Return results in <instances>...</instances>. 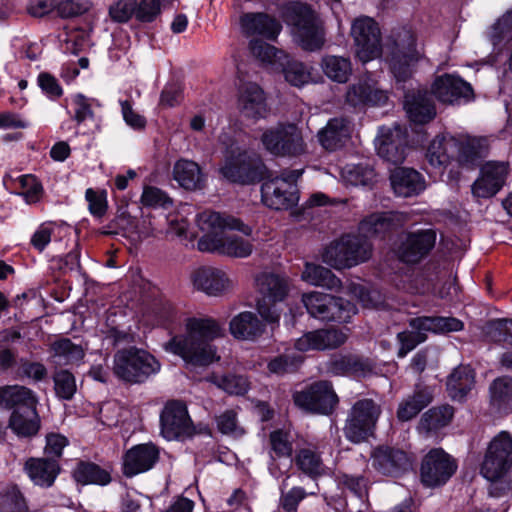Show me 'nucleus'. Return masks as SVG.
I'll use <instances>...</instances> for the list:
<instances>
[{
  "mask_svg": "<svg viewBox=\"0 0 512 512\" xmlns=\"http://www.w3.org/2000/svg\"><path fill=\"white\" fill-rule=\"evenodd\" d=\"M433 399L428 387L417 386L414 392L403 399L397 409L399 421L406 422L416 417L419 412L428 406Z\"/></svg>",
  "mask_w": 512,
  "mask_h": 512,
  "instance_id": "37",
  "label": "nucleus"
},
{
  "mask_svg": "<svg viewBox=\"0 0 512 512\" xmlns=\"http://www.w3.org/2000/svg\"><path fill=\"white\" fill-rule=\"evenodd\" d=\"M407 131L395 124L393 127L379 129L376 149L378 155L394 165L403 163L406 157Z\"/></svg>",
  "mask_w": 512,
  "mask_h": 512,
  "instance_id": "20",
  "label": "nucleus"
},
{
  "mask_svg": "<svg viewBox=\"0 0 512 512\" xmlns=\"http://www.w3.org/2000/svg\"><path fill=\"white\" fill-rule=\"evenodd\" d=\"M161 435L171 441L192 437L196 432L185 404L178 400L166 403L160 414Z\"/></svg>",
  "mask_w": 512,
  "mask_h": 512,
  "instance_id": "17",
  "label": "nucleus"
},
{
  "mask_svg": "<svg viewBox=\"0 0 512 512\" xmlns=\"http://www.w3.org/2000/svg\"><path fill=\"white\" fill-rule=\"evenodd\" d=\"M295 404L311 413L328 415L338 404V396L328 381H318L293 395Z\"/></svg>",
  "mask_w": 512,
  "mask_h": 512,
  "instance_id": "16",
  "label": "nucleus"
},
{
  "mask_svg": "<svg viewBox=\"0 0 512 512\" xmlns=\"http://www.w3.org/2000/svg\"><path fill=\"white\" fill-rule=\"evenodd\" d=\"M362 364L354 357L340 356L334 358L329 365L332 373L340 374H356L362 371Z\"/></svg>",
  "mask_w": 512,
  "mask_h": 512,
  "instance_id": "63",
  "label": "nucleus"
},
{
  "mask_svg": "<svg viewBox=\"0 0 512 512\" xmlns=\"http://www.w3.org/2000/svg\"><path fill=\"white\" fill-rule=\"evenodd\" d=\"M50 351L55 363L58 365L77 364L84 357V350L82 346L73 343L67 338H63L52 343Z\"/></svg>",
  "mask_w": 512,
  "mask_h": 512,
  "instance_id": "46",
  "label": "nucleus"
},
{
  "mask_svg": "<svg viewBox=\"0 0 512 512\" xmlns=\"http://www.w3.org/2000/svg\"><path fill=\"white\" fill-rule=\"evenodd\" d=\"M512 466V435L501 431L489 443L481 464V475L490 482L489 494L501 497L512 489L508 471Z\"/></svg>",
  "mask_w": 512,
  "mask_h": 512,
  "instance_id": "3",
  "label": "nucleus"
},
{
  "mask_svg": "<svg viewBox=\"0 0 512 512\" xmlns=\"http://www.w3.org/2000/svg\"><path fill=\"white\" fill-rule=\"evenodd\" d=\"M282 68L286 81L293 86H303L311 79L310 69L301 62L286 59Z\"/></svg>",
  "mask_w": 512,
  "mask_h": 512,
  "instance_id": "56",
  "label": "nucleus"
},
{
  "mask_svg": "<svg viewBox=\"0 0 512 512\" xmlns=\"http://www.w3.org/2000/svg\"><path fill=\"white\" fill-rule=\"evenodd\" d=\"M22 189L19 195L23 196L29 204L36 203L40 200L43 187L37 178L31 174H25L15 179Z\"/></svg>",
  "mask_w": 512,
  "mask_h": 512,
  "instance_id": "58",
  "label": "nucleus"
},
{
  "mask_svg": "<svg viewBox=\"0 0 512 512\" xmlns=\"http://www.w3.org/2000/svg\"><path fill=\"white\" fill-rule=\"evenodd\" d=\"M238 108L245 118L255 121L265 118L268 107L262 88L255 83L243 85L238 97Z\"/></svg>",
  "mask_w": 512,
  "mask_h": 512,
  "instance_id": "29",
  "label": "nucleus"
},
{
  "mask_svg": "<svg viewBox=\"0 0 512 512\" xmlns=\"http://www.w3.org/2000/svg\"><path fill=\"white\" fill-rule=\"evenodd\" d=\"M250 50L253 56L263 64L273 67L284 66L285 60L287 59V55L282 50H278L274 46L263 42L262 40L251 41Z\"/></svg>",
  "mask_w": 512,
  "mask_h": 512,
  "instance_id": "49",
  "label": "nucleus"
},
{
  "mask_svg": "<svg viewBox=\"0 0 512 512\" xmlns=\"http://www.w3.org/2000/svg\"><path fill=\"white\" fill-rule=\"evenodd\" d=\"M320 65L325 76L336 83H346L352 75L351 61L343 56L326 55Z\"/></svg>",
  "mask_w": 512,
  "mask_h": 512,
  "instance_id": "44",
  "label": "nucleus"
},
{
  "mask_svg": "<svg viewBox=\"0 0 512 512\" xmlns=\"http://www.w3.org/2000/svg\"><path fill=\"white\" fill-rule=\"evenodd\" d=\"M392 218L387 213H373L363 219L359 225V230L363 238L376 236L391 229Z\"/></svg>",
  "mask_w": 512,
  "mask_h": 512,
  "instance_id": "53",
  "label": "nucleus"
},
{
  "mask_svg": "<svg viewBox=\"0 0 512 512\" xmlns=\"http://www.w3.org/2000/svg\"><path fill=\"white\" fill-rule=\"evenodd\" d=\"M302 303L312 317L323 321L348 322L357 312L350 301L317 291L303 294Z\"/></svg>",
  "mask_w": 512,
  "mask_h": 512,
  "instance_id": "10",
  "label": "nucleus"
},
{
  "mask_svg": "<svg viewBox=\"0 0 512 512\" xmlns=\"http://www.w3.org/2000/svg\"><path fill=\"white\" fill-rule=\"evenodd\" d=\"M160 458V449L153 443L131 447L123 456V472L127 477L151 470Z\"/></svg>",
  "mask_w": 512,
  "mask_h": 512,
  "instance_id": "23",
  "label": "nucleus"
},
{
  "mask_svg": "<svg viewBox=\"0 0 512 512\" xmlns=\"http://www.w3.org/2000/svg\"><path fill=\"white\" fill-rule=\"evenodd\" d=\"M161 369L148 351L136 347L118 350L113 357V374L129 384H142Z\"/></svg>",
  "mask_w": 512,
  "mask_h": 512,
  "instance_id": "5",
  "label": "nucleus"
},
{
  "mask_svg": "<svg viewBox=\"0 0 512 512\" xmlns=\"http://www.w3.org/2000/svg\"><path fill=\"white\" fill-rule=\"evenodd\" d=\"M73 475L82 484L107 485L111 481L110 474L94 463H79Z\"/></svg>",
  "mask_w": 512,
  "mask_h": 512,
  "instance_id": "50",
  "label": "nucleus"
},
{
  "mask_svg": "<svg viewBox=\"0 0 512 512\" xmlns=\"http://www.w3.org/2000/svg\"><path fill=\"white\" fill-rule=\"evenodd\" d=\"M136 0H118L109 8V16L114 22L125 23L135 15Z\"/></svg>",
  "mask_w": 512,
  "mask_h": 512,
  "instance_id": "60",
  "label": "nucleus"
},
{
  "mask_svg": "<svg viewBox=\"0 0 512 512\" xmlns=\"http://www.w3.org/2000/svg\"><path fill=\"white\" fill-rule=\"evenodd\" d=\"M431 94L440 102L445 104H454L459 100L466 101L473 98V89L471 85L461 78L444 74L435 79L431 87Z\"/></svg>",
  "mask_w": 512,
  "mask_h": 512,
  "instance_id": "24",
  "label": "nucleus"
},
{
  "mask_svg": "<svg viewBox=\"0 0 512 512\" xmlns=\"http://www.w3.org/2000/svg\"><path fill=\"white\" fill-rule=\"evenodd\" d=\"M260 141L264 149L274 156H299L306 145L299 128L294 124H279L266 129Z\"/></svg>",
  "mask_w": 512,
  "mask_h": 512,
  "instance_id": "11",
  "label": "nucleus"
},
{
  "mask_svg": "<svg viewBox=\"0 0 512 512\" xmlns=\"http://www.w3.org/2000/svg\"><path fill=\"white\" fill-rule=\"evenodd\" d=\"M491 402L502 407L512 402V378L499 377L490 385Z\"/></svg>",
  "mask_w": 512,
  "mask_h": 512,
  "instance_id": "55",
  "label": "nucleus"
},
{
  "mask_svg": "<svg viewBox=\"0 0 512 512\" xmlns=\"http://www.w3.org/2000/svg\"><path fill=\"white\" fill-rule=\"evenodd\" d=\"M295 42L306 51H317L325 44V30L318 15L305 3L292 1L282 10Z\"/></svg>",
  "mask_w": 512,
  "mask_h": 512,
  "instance_id": "4",
  "label": "nucleus"
},
{
  "mask_svg": "<svg viewBox=\"0 0 512 512\" xmlns=\"http://www.w3.org/2000/svg\"><path fill=\"white\" fill-rule=\"evenodd\" d=\"M351 35L356 47V56L362 63L381 56L380 29L372 18H357L352 24Z\"/></svg>",
  "mask_w": 512,
  "mask_h": 512,
  "instance_id": "15",
  "label": "nucleus"
},
{
  "mask_svg": "<svg viewBox=\"0 0 512 512\" xmlns=\"http://www.w3.org/2000/svg\"><path fill=\"white\" fill-rule=\"evenodd\" d=\"M92 3L89 0H63L57 1V11L61 17L70 18L82 15L90 10Z\"/></svg>",
  "mask_w": 512,
  "mask_h": 512,
  "instance_id": "62",
  "label": "nucleus"
},
{
  "mask_svg": "<svg viewBox=\"0 0 512 512\" xmlns=\"http://www.w3.org/2000/svg\"><path fill=\"white\" fill-rule=\"evenodd\" d=\"M412 323L413 318L409 320V326L412 329L411 331H403L397 335V338L400 342V348L398 351L399 357H405L417 345L425 342L427 339V330L419 329L413 326Z\"/></svg>",
  "mask_w": 512,
  "mask_h": 512,
  "instance_id": "54",
  "label": "nucleus"
},
{
  "mask_svg": "<svg viewBox=\"0 0 512 512\" xmlns=\"http://www.w3.org/2000/svg\"><path fill=\"white\" fill-rule=\"evenodd\" d=\"M351 135V122L345 117H336L318 133L321 145L330 151L342 147Z\"/></svg>",
  "mask_w": 512,
  "mask_h": 512,
  "instance_id": "31",
  "label": "nucleus"
},
{
  "mask_svg": "<svg viewBox=\"0 0 512 512\" xmlns=\"http://www.w3.org/2000/svg\"><path fill=\"white\" fill-rule=\"evenodd\" d=\"M489 142L486 137L465 136L456 138L455 159L461 167L475 169L487 156Z\"/></svg>",
  "mask_w": 512,
  "mask_h": 512,
  "instance_id": "25",
  "label": "nucleus"
},
{
  "mask_svg": "<svg viewBox=\"0 0 512 512\" xmlns=\"http://www.w3.org/2000/svg\"><path fill=\"white\" fill-rule=\"evenodd\" d=\"M457 468V461L442 448L431 449L421 463V482L429 488L442 486L455 474Z\"/></svg>",
  "mask_w": 512,
  "mask_h": 512,
  "instance_id": "14",
  "label": "nucleus"
},
{
  "mask_svg": "<svg viewBox=\"0 0 512 512\" xmlns=\"http://www.w3.org/2000/svg\"><path fill=\"white\" fill-rule=\"evenodd\" d=\"M412 325L435 334L458 332L464 328V323L460 319L442 316L415 317Z\"/></svg>",
  "mask_w": 512,
  "mask_h": 512,
  "instance_id": "43",
  "label": "nucleus"
},
{
  "mask_svg": "<svg viewBox=\"0 0 512 512\" xmlns=\"http://www.w3.org/2000/svg\"><path fill=\"white\" fill-rule=\"evenodd\" d=\"M456 138L453 136L435 137L426 153V158L433 167H445L455 158Z\"/></svg>",
  "mask_w": 512,
  "mask_h": 512,
  "instance_id": "40",
  "label": "nucleus"
},
{
  "mask_svg": "<svg viewBox=\"0 0 512 512\" xmlns=\"http://www.w3.org/2000/svg\"><path fill=\"white\" fill-rule=\"evenodd\" d=\"M134 219L125 211L119 213L103 231L104 234L134 233Z\"/></svg>",
  "mask_w": 512,
  "mask_h": 512,
  "instance_id": "64",
  "label": "nucleus"
},
{
  "mask_svg": "<svg viewBox=\"0 0 512 512\" xmlns=\"http://www.w3.org/2000/svg\"><path fill=\"white\" fill-rule=\"evenodd\" d=\"M173 177L181 187L187 190L200 189L204 183L199 165L187 159H180L174 164Z\"/></svg>",
  "mask_w": 512,
  "mask_h": 512,
  "instance_id": "41",
  "label": "nucleus"
},
{
  "mask_svg": "<svg viewBox=\"0 0 512 512\" xmlns=\"http://www.w3.org/2000/svg\"><path fill=\"white\" fill-rule=\"evenodd\" d=\"M141 202L144 206L168 208L172 205L171 198L157 187L147 186L144 188Z\"/></svg>",
  "mask_w": 512,
  "mask_h": 512,
  "instance_id": "61",
  "label": "nucleus"
},
{
  "mask_svg": "<svg viewBox=\"0 0 512 512\" xmlns=\"http://www.w3.org/2000/svg\"><path fill=\"white\" fill-rule=\"evenodd\" d=\"M241 27L247 35H262L275 39L282 26L274 18L263 13H248L241 17Z\"/></svg>",
  "mask_w": 512,
  "mask_h": 512,
  "instance_id": "34",
  "label": "nucleus"
},
{
  "mask_svg": "<svg viewBox=\"0 0 512 512\" xmlns=\"http://www.w3.org/2000/svg\"><path fill=\"white\" fill-rule=\"evenodd\" d=\"M475 385V372L468 365L453 370L447 379V389L454 400H463Z\"/></svg>",
  "mask_w": 512,
  "mask_h": 512,
  "instance_id": "39",
  "label": "nucleus"
},
{
  "mask_svg": "<svg viewBox=\"0 0 512 512\" xmlns=\"http://www.w3.org/2000/svg\"><path fill=\"white\" fill-rule=\"evenodd\" d=\"M231 334L241 340H253L264 331V325L256 314L250 311L241 312L230 321Z\"/></svg>",
  "mask_w": 512,
  "mask_h": 512,
  "instance_id": "38",
  "label": "nucleus"
},
{
  "mask_svg": "<svg viewBox=\"0 0 512 512\" xmlns=\"http://www.w3.org/2000/svg\"><path fill=\"white\" fill-rule=\"evenodd\" d=\"M404 109L409 119L417 124H424L436 116L432 94L427 91H417L405 95Z\"/></svg>",
  "mask_w": 512,
  "mask_h": 512,
  "instance_id": "30",
  "label": "nucleus"
},
{
  "mask_svg": "<svg viewBox=\"0 0 512 512\" xmlns=\"http://www.w3.org/2000/svg\"><path fill=\"white\" fill-rule=\"evenodd\" d=\"M508 174V166L504 162H488L481 169V176L472 185L474 196L489 198L494 196L503 186Z\"/></svg>",
  "mask_w": 512,
  "mask_h": 512,
  "instance_id": "26",
  "label": "nucleus"
},
{
  "mask_svg": "<svg viewBox=\"0 0 512 512\" xmlns=\"http://www.w3.org/2000/svg\"><path fill=\"white\" fill-rule=\"evenodd\" d=\"M290 287V279L284 274L263 271L255 276V288L260 296L257 310L262 318L272 323L279 321L280 311L275 304L285 300Z\"/></svg>",
  "mask_w": 512,
  "mask_h": 512,
  "instance_id": "6",
  "label": "nucleus"
},
{
  "mask_svg": "<svg viewBox=\"0 0 512 512\" xmlns=\"http://www.w3.org/2000/svg\"><path fill=\"white\" fill-rule=\"evenodd\" d=\"M197 225L204 235L197 246L203 252H217L235 258H247L254 249L248 238L251 227L239 219L215 211H204L197 216Z\"/></svg>",
  "mask_w": 512,
  "mask_h": 512,
  "instance_id": "1",
  "label": "nucleus"
},
{
  "mask_svg": "<svg viewBox=\"0 0 512 512\" xmlns=\"http://www.w3.org/2000/svg\"><path fill=\"white\" fill-rule=\"evenodd\" d=\"M389 50L390 68L397 81L409 79L415 65L424 58L423 50L418 48L414 33L406 28L393 32Z\"/></svg>",
  "mask_w": 512,
  "mask_h": 512,
  "instance_id": "7",
  "label": "nucleus"
},
{
  "mask_svg": "<svg viewBox=\"0 0 512 512\" xmlns=\"http://www.w3.org/2000/svg\"><path fill=\"white\" fill-rule=\"evenodd\" d=\"M293 452V439L289 432L277 429L269 434L268 454L270 460L268 470L273 477L279 478L288 472L291 467Z\"/></svg>",
  "mask_w": 512,
  "mask_h": 512,
  "instance_id": "19",
  "label": "nucleus"
},
{
  "mask_svg": "<svg viewBox=\"0 0 512 512\" xmlns=\"http://www.w3.org/2000/svg\"><path fill=\"white\" fill-rule=\"evenodd\" d=\"M59 465L55 460L30 458L25 463V471L32 482L38 486L50 487L58 473Z\"/></svg>",
  "mask_w": 512,
  "mask_h": 512,
  "instance_id": "36",
  "label": "nucleus"
},
{
  "mask_svg": "<svg viewBox=\"0 0 512 512\" xmlns=\"http://www.w3.org/2000/svg\"><path fill=\"white\" fill-rule=\"evenodd\" d=\"M372 467L380 474L398 477L412 469L414 458L406 451L390 446H378L370 455Z\"/></svg>",
  "mask_w": 512,
  "mask_h": 512,
  "instance_id": "18",
  "label": "nucleus"
},
{
  "mask_svg": "<svg viewBox=\"0 0 512 512\" xmlns=\"http://www.w3.org/2000/svg\"><path fill=\"white\" fill-rule=\"evenodd\" d=\"M10 429L19 437H32L40 429V418L36 408L13 410L9 419Z\"/></svg>",
  "mask_w": 512,
  "mask_h": 512,
  "instance_id": "42",
  "label": "nucleus"
},
{
  "mask_svg": "<svg viewBox=\"0 0 512 512\" xmlns=\"http://www.w3.org/2000/svg\"><path fill=\"white\" fill-rule=\"evenodd\" d=\"M453 415L454 410L449 405L433 407L422 415L420 426L426 431L438 430L448 425Z\"/></svg>",
  "mask_w": 512,
  "mask_h": 512,
  "instance_id": "51",
  "label": "nucleus"
},
{
  "mask_svg": "<svg viewBox=\"0 0 512 512\" xmlns=\"http://www.w3.org/2000/svg\"><path fill=\"white\" fill-rule=\"evenodd\" d=\"M292 461L299 471L311 479L328 474V467L315 447L308 446L298 449Z\"/></svg>",
  "mask_w": 512,
  "mask_h": 512,
  "instance_id": "35",
  "label": "nucleus"
},
{
  "mask_svg": "<svg viewBox=\"0 0 512 512\" xmlns=\"http://www.w3.org/2000/svg\"><path fill=\"white\" fill-rule=\"evenodd\" d=\"M191 280L194 287L209 296H219L233 287L228 275L214 267H200L192 272Z\"/></svg>",
  "mask_w": 512,
  "mask_h": 512,
  "instance_id": "27",
  "label": "nucleus"
},
{
  "mask_svg": "<svg viewBox=\"0 0 512 512\" xmlns=\"http://www.w3.org/2000/svg\"><path fill=\"white\" fill-rule=\"evenodd\" d=\"M38 403L32 390L20 385L0 387V407L13 410L34 409Z\"/></svg>",
  "mask_w": 512,
  "mask_h": 512,
  "instance_id": "32",
  "label": "nucleus"
},
{
  "mask_svg": "<svg viewBox=\"0 0 512 512\" xmlns=\"http://www.w3.org/2000/svg\"><path fill=\"white\" fill-rule=\"evenodd\" d=\"M301 174L300 170L283 171L279 176L267 179L261 187L263 203L275 210H287L297 204L296 182Z\"/></svg>",
  "mask_w": 512,
  "mask_h": 512,
  "instance_id": "9",
  "label": "nucleus"
},
{
  "mask_svg": "<svg viewBox=\"0 0 512 512\" xmlns=\"http://www.w3.org/2000/svg\"><path fill=\"white\" fill-rule=\"evenodd\" d=\"M343 181L352 186H370L375 181V171L368 163L347 164L341 169Z\"/></svg>",
  "mask_w": 512,
  "mask_h": 512,
  "instance_id": "47",
  "label": "nucleus"
},
{
  "mask_svg": "<svg viewBox=\"0 0 512 512\" xmlns=\"http://www.w3.org/2000/svg\"><path fill=\"white\" fill-rule=\"evenodd\" d=\"M222 335L220 324L211 317H190L185 322V334L171 338L165 351L180 356L187 365L208 366L219 357L212 341Z\"/></svg>",
  "mask_w": 512,
  "mask_h": 512,
  "instance_id": "2",
  "label": "nucleus"
},
{
  "mask_svg": "<svg viewBox=\"0 0 512 512\" xmlns=\"http://www.w3.org/2000/svg\"><path fill=\"white\" fill-rule=\"evenodd\" d=\"M390 180L394 192L401 197L417 195L425 188L421 174L410 168H396Z\"/></svg>",
  "mask_w": 512,
  "mask_h": 512,
  "instance_id": "33",
  "label": "nucleus"
},
{
  "mask_svg": "<svg viewBox=\"0 0 512 512\" xmlns=\"http://www.w3.org/2000/svg\"><path fill=\"white\" fill-rule=\"evenodd\" d=\"M72 106V119L81 124L86 120L94 119V110L99 107V102L94 98H89L81 93L74 94L70 97Z\"/></svg>",
  "mask_w": 512,
  "mask_h": 512,
  "instance_id": "52",
  "label": "nucleus"
},
{
  "mask_svg": "<svg viewBox=\"0 0 512 512\" xmlns=\"http://www.w3.org/2000/svg\"><path fill=\"white\" fill-rule=\"evenodd\" d=\"M381 408L372 399H361L350 409L346 419L344 434L353 443L365 441L373 434Z\"/></svg>",
  "mask_w": 512,
  "mask_h": 512,
  "instance_id": "12",
  "label": "nucleus"
},
{
  "mask_svg": "<svg viewBox=\"0 0 512 512\" xmlns=\"http://www.w3.org/2000/svg\"><path fill=\"white\" fill-rule=\"evenodd\" d=\"M301 279L313 286L336 290L340 288L341 281L329 270L320 265L305 263Z\"/></svg>",
  "mask_w": 512,
  "mask_h": 512,
  "instance_id": "45",
  "label": "nucleus"
},
{
  "mask_svg": "<svg viewBox=\"0 0 512 512\" xmlns=\"http://www.w3.org/2000/svg\"><path fill=\"white\" fill-rule=\"evenodd\" d=\"M0 512H28V507L21 492L16 487L0 493Z\"/></svg>",
  "mask_w": 512,
  "mask_h": 512,
  "instance_id": "57",
  "label": "nucleus"
},
{
  "mask_svg": "<svg viewBox=\"0 0 512 512\" xmlns=\"http://www.w3.org/2000/svg\"><path fill=\"white\" fill-rule=\"evenodd\" d=\"M347 335L336 329H320L305 333L295 341L294 348L299 352L333 349L342 345Z\"/></svg>",
  "mask_w": 512,
  "mask_h": 512,
  "instance_id": "28",
  "label": "nucleus"
},
{
  "mask_svg": "<svg viewBox=\"0 0 512 512\" xmlns=\"http://www.w3.org/2000/svg\"><path fill=\"white\" fill-rule=\"evenodd\" d=\"M55 392L58 397L70 400L76 392L74 376L67 370H61L54 375Z\"/></svg>",
  "mask_w": 512,
  "mask_h": 512,
  "instance_id": "59",
  "label": "nucleus"
},
{
  "mask_svg": "<svg viewBox=\"0 0 512 512\" xmlns=\"http://www.w3.org/2000/svg\"><path fill=\"white\" fill-rule=\"evenodd\" d=\"M387 100V92L379 87L375 79L368 75L349 85L345 94L346 103L353 107L383 105Z\"/></svg>",
  "mask_w": 512,
  "mask_h": 512,
  "instance_id": "22",
  "label": "nucleus"
},
{
  "mask_svg": "<svg viewBox=\"0 0 512 512\" xmlns=\"http://www.w3.org/2000/svg\"><path fill=\"white\" fill-rule=\"evenodd\" d=\"M220 172L230 182L252 183L260 177V161L258 157L251 156L245 151L237 155L231 154L226 158Z\"/></svg>",
  "mask_w": 512,
  "mask_h": 512,
  "instance_id": "21",
  "label": "nucleus"
},
{
  "mask_svg": "<svg viewBox=\"0 0 512 512\" xmlns=\"http://www.w3.org/2000/svg\"><path fill=\"white\" fill-rule=\"evenodd\" d=\"M304 358L292 349H286L283 354L273 357L267 363L270 374L284 376L296 372L302 365Z\"/></svg>",
  "mask_w": 512,
  "mask_h": 512,
  "instance_id": "48",
  "label": "nucleus"
},
{
  "mask_svg": "<svg viewBox=\"0 0 512 512\" xmlns=\"http://www.w3.org/2000/svg\"><path fill=\"white\" fill-rule=\"evenodd\" d=\"M437 234L434 229H418L403 232L395 247L397 258L408 265H416L434 249Z\"/></svg>",
  "mask_w": 512,
  "mask_h": 512,
  "instance_id": "13",
  "label": "nucleus"
},
{
  "mask_svg": "<svg viewBox=\"0 0 512 512\" xmlns=\"http://www.w3.org/2000/svg\"><path fill=\"white\" fill-rule=\"evenodd\" d=\"M371 243L355 235H346L332 242L323 254L324 261L335 269L350 268L371 257Z\"/></svg>",
  "mask_w": 512,
  "mask_h": 512,
  "instance_id": "8",
  "label": "nucleus"
}]
</instances>
